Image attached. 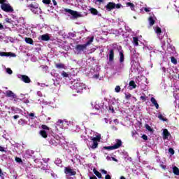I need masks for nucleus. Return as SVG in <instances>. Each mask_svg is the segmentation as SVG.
I'll use <instances>...</instances> for the list:
<instances>
[{
  "mask_svg": "<svg viewBox=\"0 0 179 179\" xmlns=\"http://www.w3.org/2000/svg\"><path fill=\"white\" fill-rule=\"evenodd\" d=\"M101 139V135L98 134L96 137H91V141H92L93 143L90 146L91 149H97L99 148V142H100Z\"/></svg>",
  "mask_w": 179,
  "mask_h": 179,
  "instance_id": "nucleus-1",
  "label": "nucleus"
},
{
  "mask_svg": "<svg viewBox=\"0 0 179 179\" xmlns=\"http://www.w3.org/2000/svg\"><path fill=\"white\" fill-rule=\"evenodd\" d=\"M28 8H30V10L33 12L35 15H38V13H41V8L38 7V3H31L28 6Z\"/></svg>",
  "mask_w": 179,
  "mask_h": 179,
  "instance_id": "nucleus-2",
  "label": "nucleus"
},
{
  "mask_svg": "<svg viewBox=\"0 0 179 179\" xmlns=\"http://www.w3.org/2000/svg\"><path fill=\"white\" fill-rule=\"evenodd\" d=\"M64 12H67L73 16V19H78V17H82L83 15L80 13H78V11H75L69 8H65Z\"/></svg>",
  "mask_w": 179,
  "mask_h": 179,
  "instance_id": "nucleus-3",
  "label": "nucleus"
},
{
  "mask_svg": "<svg viewBox=\"0 0 179 179\" xmlns=\"http://www.w3.org/2000/svg\"><path fill=\"white\" fill-rule=\"evenodd\" d=\"M75 50L77 54H80V52H83V51L87 50V46L85 44H78L76 45Z\"/></svg>",
  "mask_w": 179,
  "mask_h": 179,
  "instance_id": "nucleus-4",
  "label": "nucleus"
},
{
  "mask_svg": "<svg viewBox=\"0 0 179 179\" xmlns=\"http://www.w3.org/2000/svg\"><path fill=\"white\" fill-rule=\"evenodd\" d=\"M1 8L2 10H3V12H7V13L13 12V8H12V6H10V4H8L6 3H3L1 6Z\"/></svg>",
  "mask_w": 179,
  "mask_h": 179,
  "instance_id": "nucleus-5",
  "label": "nucleus"
},
{
  "mask_svg": "<svg viewBox=\"0 0 179 179\" xmlns=\"http://www.w3.org/2000/svg\"><path fill=\"white\" fill-rule=\"evenodd\" d=\"M84 86L85 85H83V83H76L73 85V88L77 92V93H80V92L83 90V87H85Z\"/></svg>",
  "mask_w": 179,
  "mask_h": 179,
  "instance_id": "nucleus-6",
  "label": "nucleus"
},
{
  "mask_svg": "<svg viewBox=\"0 0 179 179\" xmlns=\"http://www.w3.org/2000/svg\"><path fill=\"white\" fill-rule=\"evenodd\" d=\"M64 173L65 174H66V176H69V177L72 176H76V171H73L72 169H71L70 167H65Z\"/></svg>",
  "mask_w": 179,
  "mask_h": 179,
  "instance_id": "nucleus-7",
  "label": "nucleus"
},
{
  "mask_svg": "<svg viewBox=\"0 0 179 179\" xmlns=\"http://www.w3.org/2000/svg\"><path fill=\"white\" fill-rule=\"evenodd\" d=\"M106 10H108V12H110L111 10H113V9H115V3L113 2H109L106 6Z\"/></svg>",
  "mask_w": 179,
  "mask_h": 179,
  "instance_id": "nucleus-8",
  "label": "nucleus"
},
{
  "mask_svg": "<svg viewBox=\"0 0 179 179\" xmlns=\"http://www.w3.org/2000/svg\"><path fill=\"white\" fill-rule=\"evenodd\" d=\"M21 80L24 82V83H31V80H30V78L26 75H21Z\"/></svg>",
  "mask_w": 179,
  "mask_h": 179,
  "instance_id": "nucleus-9",
  "label": "nucleus"
},
{
  "mask_svg": "<svg viewBox=\"0 0 179 179\" xmlns=\"http://www.w3.org/2000/svg\"><path fill=\"white\" fill-rule=\"evenodd\" d=\"M0 57H16V54L12 52H0Z\"/></svg>",
  "mask_w": 179,
  "mask_h": 179,
  "instance_id": "nucleus-10",
  "label": "nucleus"
},
{
  "mask_svg": "<svg viewBox=\"0 0 179 179\" xmlns=\"http://www.w3.org/2000/svg\"><path fill=\"white\" fill-rule=\"evenodd\" d=\"M6 97H11L12 99H16L17 97L13 92L8 90L6 92Z\"/></svg>",
  "mask_w": 179,
  "mask_h": 179,
  "instance_id": "nucleus-11",
  "label": "nucleus"
},
{
  "mask_svg": "<svg viewBox=\"0 0 179 179\" xmlns=\"http://www.w3.org/2000/svg\"><path fill=\"white\" fill-rule=\"evenodd\" d=\"M122 146V141L121 140L117 139L116 143L113 145V148L115 149H120Z\"/></svg>",
  "mask_w": 179,
  "mask_h": 179,
  "instance_id": "nucleus-12",
  "label": "nucleus"
},
{
  "mask_svg": "<svg viewBox=\"0 0 179 179\" xmlns=\"http://www.w3.org/2000/svg\"><path fill=\"white\" fill-rule=\"evenodd\" d=\"M108 54H109V62H113V61H114V49H110Z\"/></svg>",
  "mask_w": 179,
  "mask_h": 179,
  "instance_id": "nucleus-13",
  "label": "nucleus"
},
{
  "mask_svg": "<svg viewBox=\"0 0 179 179\" xmlns=\"http://www.w3.org/2000/svg\"><path fill=\"white\" fill-rule=\"evenodd\" d=\"M148 22L150 24V26H153V24H155V23H156V17H153V16H150L148 17Z\"/></svg>",
  "mask_w": 179,
  "mask_h": 179,
  "instance_id": "nucleus-14",
  "label": "nucleus"
},
{
  "mask_svg": "<svg viewBox=\"0 0 179 179\" xmlns=\"http://www.w3.org/2000/svg\"><path fill=\"white\" fill-rule=\"evenodd\" d=\"M87 41L85 43V45L87 47H89V45H90V44H92V43L94 41V36H92V37H87Z\"/></svg>",
  "mask_w": 179,
  "mask_h": 179,
  "instance_id": "nucleus-15",
  "label": "nucleus"
},
{
  "mask_svg": "<svg viewBox=\"0 0 179 179\" xmlns=\"http://www.w3.org/2000/svg\"><path fill=\"white\" fill-rule=\"evenodd\" d=\"M170 136V132L167 129H164L163 131V139H167Z\"/></svg>",
  "mask_w": 179,
  "mask_h": 179,
  "instance_id": "nucleus-16",
  "label": "nucleus"
},
{
  "mask_svg": "<svg viewBox=\"0 0 179 179\" xmlns=\"http://www.w3.org/2000/svg\"><path fill=\"white\" fill-rule=\"evenodd\" d=\"M150 101L155 106V108L157 110H159V103H157V101H156V99H155V97H152Z\"/></svg>",
  "mask_w": 179,
  "mask_h": 179,
  "instance_id": "nucleus-17",
  "label": "nucleus"
},
{
  "mask_svg": "<svg viewBox=\"0 0 179 179\" xmlns=\"http://www.w3.org/2000/svg\"><path fill=\"white\" fill-rule=\"evenodd\" d=\"M39 134L41 136H42V138H44V139H47L48 136V134H47V131H45V130H41L39 131Z\"/></svg>",
  "mask_w": 179,
  "mask_h": 179,
  "instance_id": "nucleus-18",
  "label": "nucleus"
},
{
  "mask_svg": "<svg viewBox=\"0 0 179 179\" xmlns=\"http://www.w3.org/2000/svg\"><path fill=\"white\" fill-rule=\"evenodd\" d=\"M55 67L57 69H65L66 68V66L62 63H59L55 64Z\"/></svg>",
  "mask_w": 179,
  "mask_h": 179,
  "instance_id": "nucleus-19",
  "label": "nucleus"
},
{
  "mask_svg": "<svg viewBox=\"0 0 179 179\" xmlns=\"http://www.w3.org/2000/svg\"><path fill=\"white\" fill-rule=\"evenodd\" d=\"M50 145H52V146H57L58 145V143L57 141H55V137H53L49 140Z\"/></svg>",
  "mask_w": 179,
  "mask_h": 179,
  "instance_id": "nucleus-20",
  "label": "nucleus"
},
{
  "mask_svg": "<svg viewBox=\"0 0 179 179\" xmlns=\"http://www.w3.org/2000/svg\"><path fill=\"white\" fill-rule=\"evenodd\" d=\"M119 55L120 57V64H122L124 62V50L120 51Z\"/></svg>",
  "mask_w": 179,
  "mask_h": 179,
  "instance_id": "nucleus-21",
  "label": "nucleus"
},
{
  "mask_svg": "<svg viewBox=\"0 0 179 179\" xmlns=\"http://www.w3.org/2000/svg\"><path fill=\"white\" fill-rule=\"evenodd\" d=\"M42 41H48L50 40V36L48 34H43L41 36Z\"/></svg>",
  "mask_w": 179,
  "mask_h": 179,
  "instance_id": "nucleus-22",
  "label": "nucleus"
},
{
  "mask_svg": "<svg viewBox=\"0 0 179 179\" xmlns=\"http://www.w3.org/2000/svg\"><path fill=\"white\" fill-rule=\"evenodd\" d=\"M133 43L134 45H136V47H138V45H139V38L138 37H134Z\"/></svg>",
  "mask_w": 179,
  "mask_h": 179,
  "instance_id": "nucleus-23",
  "label": "nucleus"
},
{
  "mask_svg": "<svg viewBox=\"0 0 179 179\" xmlns=\"http://www.w3.org/2000/svg\"><path fill=\"white\" fill-rule=\"evenodd\" d=\"M90 13H92V15H99V11L96 8H92L90 9Z\"/></svg>",
  "mask_w": 179,
  "mask_h": 179,
  "instance_id": "nucleus-24",
  "label": "nucleus"
},
{
  "mask_svg": "<svg viewBox=\"0 0 179 179\" xmlns=\"http://www.w3.org/2000/svg\"><path fill=\"white\" fill-rule=\"evenodd\" d=\"M155 31L157 34V36H160V34H162V28L160 27H156L155 29Z\"/></svg>",
  "mask_w": 179,
  "mask_h": 179,
  "instance_id": "nucleus-25",
  "label": "nucleus"
},
{
  "mask_svg": "<svg viewBox=\"0 0 179 179\" xmlns=\"http://www.w3.org/2000/svg\"><path fill=\"white\" fill-rule=\"evenodd\" d=\"M173 173L175 176H179V169L177 166H173Z\"/></svg>",
  "mask_w": 179,
  "mask_h": 179,
  "instance_id": "nucleus-26",
  "label": "nucleus"
},
{
  "mask_svg": "<svg viewBox=\"0 0 179 179\" xmlns=\"http://www.w3.org/2000/svg\"><path fill=\"white\" fill-rule=\"evenodd\" d=\"M93 172L95 174V176H96V177H98V178H102L101 173L100 172H99V171L96 170V169H94L93 170Z\"/></svg>",
  "mask_w": 179,
  "mask_h": 179,
  "instance_id": "nucleus-27",
  "label": "nucleus"
},
{
  "mask_svg": "<svg viewBox=\"0 0 179 179\" xmlns=\"http://www.w3.org/2000/svg\"><path fill=\"white\" fill-rule=\"evenodd\" d=\"M129 85L132 87V89H136V84H135V81L131 80L129 83Z\"/></svg>",
  "mask_w": 179,
  "mask_h": 179,
  "instance_id": "nucleus-28",
  "label": "nucleus"
},
{
  "mask_svg": "<svg viewBox=\"0 0 179 179\" xmlns=\"http://www.w3.org/2000/svg\"><path fill=\"white\" fill-rule=\"evenodd\" d=\"M127 6H129L131 10H135V5L131 2H127Z\"/></svg>",
  "mask_w": 179,
  "mask_h": 179,
  "instance_id": "nucleus-29",
  "label": "nucleus"
},
{
  "mask_svg": "<svg viewBox=\"0 0 179 179\" xmlns=\"http://www.w3.org/2000/svg\"><path fill=\"white\" fill-rule=\"evenodd\" d=\"M25 42L27 43V44H31V45H33V39L31 38H25Z\"/></svg>",
  "mask_w": 179,
  "mask_h": 179,
  "instance_id": "nucleus-30",
  "label": "nucleus"
},
{
  "mask_svg": "<svg viewBox=\"0 0 179 179\" xmlns=\"http://www.w3.org/2000/svg\"><path fill=\"white\" fill-rule=\"evenodd\" d=\"M103 150H114L115 148H114V146L112 145V146H104L103 148Z\"/></svg>",
  "mask_w": 179,
  "mask_h": 179,
  "instance_id": "nucleus-31",
  "label": "nucleus"
},
{
  "mask_svg": "<svg viewBox=\"0 0 179 179\" xmlns=\"http://www.w3.org/2000/svg\"><path fill=\"white\" fill-rule=\"evenodd\" d=\"M124 96L126 100H130L131 97H132V94H131L129 92L125 93Z\"/></svg>",
  "mask_w": 179,
  "mask_h": 179,
  "instance_id": "nucleus-32",
  "label": "nucleus"
},
{
  "mask_svg": "<svg viewBox=\"0 0 179 179\" xmlns=\"http://www.w3.org/2000/svg\"><path fill=\"white\" fill-rule=\"evenodd\" d=\"M108 110L109 113H112V114H114L115 113V110H114V107L113 106H109Z\"/></svg>",
  "mask_w": 179,
  "mask_h": 179,
  "instance_id": "nucleus-33",
  "label": "nucleus"
},
{
  "mask_svg": "<svg viewBox=\"0 0 179 179\" xmlns=\"http://www.w3.org/2000/svg\"><path fill=\"white\" fill-rule=\"evenodd\" d=\"M145 129H147V131H149V132H153L154 131L149 124H145Z\"/></svg>",
  "mask_w": 179,
  "mask_h": 179,
  "instance_id": "nucleus-34",
  "label": "nucleus"
},
{
  "mask_svg": "<svg viewBox=\"0 0 179 179\" xmlns=\"http://www.w3.org/2000/svg\"><path fill=\"white\" fill-rule=\"evenodd\" d=\"M171 62H172V64H174V65H177V59H176V57H171Z\"/></svg>",
  "mask_w": 179,
  "mask_h": 179,
  "instance_id": "nucleus-35",
  "label": "nucleus"
},
{
  "mask_svg": "<svg viewBox=\"0 0 179 179\" xmlns=\"http://www.w3.org/2000/svg\"><path fill=\"white\" fill-rule=\"evenodd\" d=\"M61 75L63 78H69V74H68V73H66L64 71L62 72Z\"/></svg>",
  "mask_w": 179,
  "mask_h": 179,
  "instance_id": "nucleus-36",
  "label": "nucleus"
},
{
  "mask_svg": "<svg viewBox=\"0 0 179 179\" xmlns=\"http://www.w3.org/2000/svg\"><path fill=\"white\" fill-rule=\"evenodd\" d=\"M115 91L116 93H120V92H121V87H120V85H117L115 88Z\"/></svg>",
  "mask_w": 179,
  "mask_h": 179,
  "instance_id": "nucleus-37",
  "label": "nucleus"
},
{
  "mask_svg": "<svg viewBox=\"0 0 179 179\" xmlns=\"http://www.w3.org/2000/svg\"><path fill=\"white\" fill-rule=\"evenodd\" d=\"M158 118H159V120H161L162 121H167V118H164V117H163V115L162 114L159 115Z\"/></svg>",
  "mask_w": 179,
  "mask_h": 179,
  "instance_id": "nucleus-38",
  "label": "nucleus"
},
{
  "mask_svg": "<svg viewBox=\"0 0 179 179\" xmlns=\"http://www.w3.org/2000/svg\"><path fill=\"white\" fill-rule=\"evenodd\" d=\"M41 128H42V129H44V130H46V131H50V127H48L45 124H42L41 125Z\"/></svg>",
  "mask_w": 179,
  "mask_h": 179,
  "instance_id": "nucleus-39",
  "label": "nucleus"
},
{
  "mask_svg": "<svg viewBox=\"0 0 179 179\" xmlns=\"http://www.w3.org/2000/svg\"><path fill=\"white\" fill-rule=\"evenodd\" d=\"M43 3H45V5H50L51 3V0H43Z\"/></svg>",
  "mask_w": 179,
  "mask_h": 179,
  "instance_id": "nucleus-40",
  "label": "nucleus"
},
{
  "mask_svg": "<svg viewBox=\"0 0 179 179\" xmlns=\"http://www.w3.org/2000/svg\"><path fill=\"white\" fill-rule=\"evenodd\" d=\"M63 124H64V121L62 120H59L57 122V125H60L61 127H62Z\"/></svg>",
  "mask_w": 179,
  "mask_h": 179,
  "instance_id": "nucleus-41",
  "label": "nucleus"
},
{
  "mask_svg": "<svg viewBox=\"0 0 179 179\" xmlns=\"http://www.w3.org/2000/svg\"><path fill=\"white\" fill-rule=\"evenodd\" d=\"M6 72L7 73H8V75H12V73H13V71H12V69L9 68L6 69Z\"/></svg>",
  "mask_w": 179,
  "mask_h": 179,
  "instance_id": "nucleus-42",
  "label": "nucleus"
},
{
  "mask_svg": "<svg viewBox=\"0 0 179 179\" xmlns=\"http://www.w3.org/2000/svg\"><path fill=\"white\" fill-rule=\"evenodd\" d=\"M15 162H17V163H23V161L17 157H15Z\"/></svg>",
  "mask_w": 179,
  "mask_h": 179,
  "instance_id": "nucleus-43",
  "label": "nucleus"
},
{
  "mask_svg": "<svg viewBox=\"0 0 179 179\" xmlns=\"http://www.w3.org/2000/svg\"><path fill=\"white\" fill-rule=\"evenodd\" d=\"M169 152L171 153V155H174V153H175L174 149H173L171 148H169Z\"/></svg>",
  "mask_w": 179,
  "mask_h": 179,
  "instance_id": "nucleus-44",
  "label": "nucleus"
},
{
  "mask_svg": "<svg viewBox=\"0 0 179 179\" xmlns=\"http://www.w3.org/2000/svg\"><path fill=\"white\" fill-rule=\"evenodd\" d=\"M140 100H142V101H146V95L144 94V96H141L140 97Z\"/></svg>",
  "mask_w": 179,
  "mask_h": 179,
  "instance_id": "nucleus-45",
  "label": "nucleus"
},
{
  "mask_svg": "<svg viewBox=\"0 0 179 179\" xmlns=\"http://www.w3.org/2000/svg\"><path fill=\"white\" fill-rule=\"evenodd\" d=\"M141 138H143L144 141H148V136H146V134H143Z\"/></svg>",
  "mask_w": 179,
  "mask_h": 179,
  "instance_id": "nucleus-46",
  "label": "nucleus"
},
{
  "mask_svg": "<svg viewBox=\"0 0 179 179\" xmlns=\"http://www.w3.org/2000/svg\"><path fill=\"white\" fill-rule=\"evenodd\" d=\"M0 152H5V153H6V150H5V148L0 146Z\"/></svg>",
  "mask_w": 179,
  "mask_h": 179,
  "instance_id": "nucleus-47",
  "label": "nucleus"
},
{
  "mask_svg": "<svg viewBox=\"0 0 179 179\" xmlns=\"http://www.w3.org/2000/svg\"><path fill=\"white\" fill-rule=\"evenodd\" d=\"M41 68L42 69H45V71H47V69H48V66H41Z\"/></svg>",
  "mask_w": 179,
  "mask_h": 179,
  "instance_id": "nucleus-48",
  "label": "nucleus"
},
{
  "mask_svg": "<svg viewBox=\"0 0 179 179\" xmlns=\"http://www.w3.org/2000/svg\"><path fill=\"white\" fill-rule=\"evenodd\" d=\"M135 135H138V132H136V131H132L131 132V136H135Z\"/></svg>",
  "mask_w": 179,
  "mask_h": 179,
  "instance_id": "nucleus-49",
  "label": "nucleus"
},
{
  "mask_svg": "<svg viewBox=\"0 0 179 179\" xmlns=\"http://www.w3.org/2000/svg\"><path fill=\"white\" fill-rule=\"evenodd\" d=\"M121 4H120V3H117V4H115V8H117V9H120V8H121Z\"/></svg>",
  "mask_w": 179,
  "mask_h": 179,
  "instance_id": "nucleus-50",
  "label": "nucleus"
},
{
  "mask_svg": "<svg viewBox=\"0 0 179 179\" xmlns=\"http://www.w3.org/2000/svg\"><path fill=\"white\" fill-rule=\"evenodd\" d=\"M105 179H111V176H110V175H106V176H105Z\"/></svg>",
  "mask_w": 179,
  "mask_h": 179,
  "instance_id": "nucleus-51",
  "label": "nucleus"
},
{
  "mask_svg": "<svg viewBox=\"0 0 179 179\" xmlns=\"http://www.w3.org/2000/svg\"><path fill=\"white\" fill-rule=\"evenodd\" d=\"M101 173H102V174H107V171L102 169L101 170Z\"/></svg>",
  "mask_w": 179,
  "mask_h": 179,
  "instance_id": "nucleus-52",
  "label": "nucleus"
},
{
  "mask_svg": "<svg viewBox=\"0 0 179 179\" xmlns=\"http://www.w3.org/2000/svg\"><path fill=\"white\" fill-rule=\"evenodd\" d=\"M99 76H100V75L95 74V75L93 76V78H96V79H99Z\"/></svg>",
  "mask_w": 179,
  "mask_h": 179,
  "instance_id": "nucleus-53",
  "label": "nucleus"
},
{
  "mask_svg": "<svg viewBox=\"0 0 179 179\" xmlns=\"http://www.w3.org/2000/svg\"><path fill=\"white\" fill-rule=\"evenodd\" d=\"M5 2H6V0H0V3L1 5H3V3H6Z\"/></svg>",
  "mask_w": 179,
  "mask_h": 179,
  "instance_id": "nucleus-54",
  "label": "nucleus"
},
{
  "mask_svg": "<svg viewBox=\"0 0 179 179\" xmlns=\"http://www.w3.org/2000/svg\"><path fill=\"white\" fill-rule=\"evenodd\" d=\"M20 116H19L18 115H15L13 116L14 120H17V118H20Z\"/></svg>",
  "mask_w": 179,
  "mask_h": 179,
  "instance_id": "nucleus-55",
  "label": "nucleus"
},
{
  "mask_svg": "<svg viewBox=\"0 0 179 179\" xmlns=\"http://www.w3.org/2000/svg\"><path fill=\"white\" fill-rule=\"evenodd\" d=\"M145 12H150V10L148 8H144Z\"/></svg>",
  "mask_w": 179,
  "mask_h": 179,
  "instance_id": "nucleus-56",
  "label": "nucleus"
},
{
  "mask_svg": "<svg viewBox=\"0 0 179 179\" xmlns=\"http://www.w3.org/2000/svg\"><path fill=\"white\" fill-rule=\"evenodd\" d=\"M112 160L113 161V162H118V159H117L115 157H112Z\"/></svg>",
  "mask_w": 179,
  "mask_h": 179,
  "instance_id": "nucleus-57",
  "label": "nucleus"
},
{
  "mask_svg": "<svg viewBox=\"0 0 179 179\" xmlns=\"http://www.w3.org/2000/svg\"><path fill=\"white\" fill-rule=\"evenodd\" d=\"M71 37H76V34L71 33L70 34Z\"/></svg>",
  "mask_w": 179,
  "mask_h": 179,
  "instance_id": "nucleus-58",
  "label": "nucleus"
},
{
  "mask_svg": "<svg viewBox=\"0 0 179 179\" xmlns=\"http://www.w3.org/2000/svg\"><path fill=\"white\" fill-rule=\"evenodd\" d=\"M4 27L2 24L0 23V30H3Z\"/></svg>",
  "mask_w": 179,
  "mask_h": 179,
  "instance_id": "nucleus-59",
  "label": "nucleus"
},
{
  "mask_svg": "<svg viewBox=\"0 0 179 179\" xmlns=\"http://www.w3.org/2000/svg\"><path fill=\"white\" fill-rule=\"evenodd\" d=\"M52 2H53V5L55 6H57V1H55V0H52Z\"/></svg>",
  "mask_w": 179,
  "mask_h": 179,
  "instance_id": "nucleus-60",
  "label": "nucleus"
},
{
  "mask_svg": "<svg viewBox=\"0 0 179 179\" xmlns=\"http://www.w3.org/2000/svg\"><path fill=\"white\" fill-rule=\"evenodd\" d=\"M29 115V117H34V113H30Z\"/></svg>",
  "mask_w": 179,
  "mask_h": 179,
  "instance_id": "nucleus-61",
  "label": "nucleus"
},
{
  "mask_svg": "<svg viewBox=\"0 0 179 179\" xmlns=\"http://www.w3.org/2000/svg\"><path fill=\"white\" fill-rule=\"evenodd\" d=\"M162 168L164 169V170H166V165H162Z\"/></svg>",
  "mask_w": 179,
  "mask_h": 179,
  "instance_id": "nucleus-62",
  "label": "nucleus"
},
{
  "mask_svg": "<svg viewBox=\"0 0 179 179\" xmlns=\"http://www.w3.org/2000/svg\"><path fill=\"white\" fill-rule=\"evenodd\" d=\"M96 2L101 3V2H104V0H96Z\"/></svg>",
  "mask_w": 179,
  "mask_h": 179,
  "instance_id": "nucleus-63",
  "label": "nucleus"
},
{
  "mask_svg": "<svg viewBox=\"0 0 179 179\" xmlns=\"http://www.w3.org/2000/svg\"><path fill=\"white\" fill-rule=\"evenodd\" d=\"M163 72L166 73V67H162Z\"/></svg>",
  "mask_w": 179,
  "mask_h": 179,
  "instance_id": "nucleus-64",
  "label": "nucleus"
}]
</instances>
